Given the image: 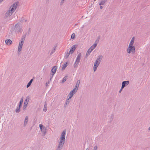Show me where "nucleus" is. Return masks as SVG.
I'll list each match as a JSON object with an SVG mask.
<instances>
[{
  "instance_id": "obj_1",
  "label": "nucleus",
  "mask_w": 150,
  "mask_h": 150,
  "mask_svg": "<svg viewBox=\"0 0 150 150\" xmlns=\"http://www.w3.org/2000/svg\"><path fill=\"white\" fill-rule=\"evenodd\" d=\"M17 6L18 3H14L10 6L9 10L6 12L4 16L5 18H6L9 16H10L12 15L13 13L15 11Z\"/></svg>"
},
{
  "instance_id": "obj_2",
  "label": "nucleus",
  "mask_w": 150,
  "mask_h": 150,
  "mask_svg": "<svg viewBox=\"0 0 150 150\" xmlns=\"http://www.w3.org/2000/svg\"><path fill=\"white\" fill-rule=\"evenodd\" d=\"M135 46H128V47L127 49V52L128 54L131 53L132 54H134L135 52Z\"/></svg>"
},
{
  "instance_id": "obj_3",
  "label": "nucleus",
  "mask_w": 150,
  "mask_h": 150,
  "mask_svg": "<svg viewBox=\"0 0 150 150\" xmlns=\"http://www.w3.org/2000/svg\"><path fill=\"white\" fill-rule=\"evenodd\" d=\"M81 54L79 53L77 55L76 61L74 64V68H76L78 66L81 59Z\"/></svg>"
},
{
  "instance_id": "obj_4",
  "label": "nucleus",
  "mask_w": 150,
  "mask_h": 150,
  "mask_svg": "<svg viewBox=\"0 0 150 150\" xmlns=\"http://www.w3.org/2000/svg\"><path fill=\"white\" fill-rule=\"evenodd\" d=\"M39 127L42 132L45 136L47 133L46 129L45 127L42 124L39 125Z\"/></svg>"
},
{
  "instance_id": "obj_5",
  "label": "nucleus",
  "mask_w": 150,
  "mask_h": 150,
  "mask_svg": "<svg viewBox=\"0 0 150 150\" xmlns=\"http://www.w3.org/2000/svg\"><path fill=\"white\" fill-rule=\"evenodd\" d=\"M65 142L60 141L59 142L57 149L56 150H61L62 149Z\"/></svg>"
},
{
  "instance_id": "obj_6",
  "label": "nucleus",
  "mask_w": 150,
  "mask_h": 150,
  "mask_svg": "<svg viewBox=\"0 0 150 150\" xmlns=\"http://www.w3.org/2000/svg\"><path fill=\"white\" fill-rule=\"evenodd\" d=\"M16 30L18 32H21L22 27L20 25L17 24L15 26Z\"/></svg>"
},
{
  "instance_id": "obj_7",
  "label": "nucleus",
  "mask_w": 150,
  "mask_h": 150,
  "mask_svg": "<svg viewBox=\"0 0 150 150\" xmlns=\"http://www.w3.org/2000/svg\"><path fill=\"white\" fill-rule=\"evenodd\" d=\"M57 69V66H54L52 69L51 71L52 72V73H51L50 79H51V78H52L54 74L56 73Z\"/></svg>"
},
{
  "instance_id": "obj_8",
  "label": "nucleus",
  "mask_w": 150,
  "mask_h": 150,
  "mask_svg": "<svg viewBox=\"0 0 150 150\" xmlns=\"http://www.w3.org/2000/svg\"><path fill=\"white\" fill-rule=\"evenodd\" d=\"M76 91H75V89H73L69 93V98H67V100H69L73 96L74 94Z\"/></svg>"
},
{
  "instance_id": "obj_9",
  "label": "nucleus",
  "mask_w": 150,
  "mask_h": 150,
  "mask_svg": "<svg viewBox=\"0 0 150 150\" xmlns=\"http://www.w3.org/2000/svg\"><path fill=\"white\" fill-rule=\"evenodd\" d=\"M76 47V45H74L71 48L70 51L69 52L71 53V54L75 50Z\"/></svg>"
},
{
  "instance_id": "obj_10",
  "label": "nucleus",
  "mask_w": 150,
  "mask_h": 150,
  "mask_svg": "<svg viewBox=\"0 0 150 150\" xmlns=\"http://www.w3.org/2000/svg\"><path fill=\"white\" fill-rule=\"evenodd\" d=\"M134 37H133L130 41V42L129 43V46H133V44L134 42Z\"/></svg>"
},
{
  "instance_id": "obj_11",
  "label": "nucleus",
  "mask_w": 150,
  "mask_h": 150,
  "mask_svg": "<svg viewBox=\"0 0 150 150\" xmlns=\"http://www.w3.org/2000/svg\"><path fill=\"white\" fill-rule=\"evenodd\" d=\"M5 42L7 45H10L12 44V42L11 40L9 39L6 40Z\"/></svg>"
},
{
  "instance_id": "obj_12",
  "label": "nucleus",
  "mask_w": 150,
  "mask_h": 150,
  "mask_svg": "<svg viewBox=\"0 0 150 150\" xmlns=\"http://www.w3.org/2000/svg\"><path fill=\"white\" fill-rule=\"evenodd\" d=\"M96 42L97 41L96 40L94 44L89 48L91 50L93 51L97 46V43Z\"/></svg>"
},
{
  "instance_id": "obj_13",
  "label": "nucleus",
  "mask_w": 150,
  "mask_h": 150,
  "mask_svg": "<svg viewBox=\"0 0 150 150\" xmlns=\"http://www.w3.org/2000/svg\"><path fill=\"white\" fill-rule=\"evenodd\" d=\"M129 81H123L122 84V85H123L125 87V86H127L129 84Z\"/></svg>"
},
{
  "instance_id": "obj_14",
  "label": "nucleus",
  "mask_w": 150,
  "mask_h": 150,
  "mask_svg": "<svg viewBox=\"0 0 150 150\" xmlns=\"http://www.w3.org/2000/svg\"><path fill=\"white\" fill-rule=\"evenodd\" d=\"M99 64L98 63H96L95 62L94 63V67H93V70L94 71H95L97 69V68Z\"/></svg>"
},
{
  "instance_id": "obj_15",
  "label": "nucleus",
  "mask_w": 150,
  "mask_h": 150,
  "mask_svg": "<svg viewBox=\"0 0 150 150\" xmlns=\"http://www.w3.org/2000/svg\"><path fill=\"white\" fill-rule=\"evenodd\" d=\"M29 96H27L26 98V99L24 101V104H25V105H27L28 103L29 102Z\"/></svg>"
},
{
  "instance_id": "obj_16",
  "label": "nucleus",
  "mask_w": 150,
  "mask_h": 150,
  "mask_svg": "<svg viewBox=\"0 0 150 150\" xmlns=\"http://www.w3.org/2000/svg\"><path fill=\"white\" fill-rule=\"evenodd\" d=\"M22 46L23 45L19 44L18 47V52L19 54V53L20 52L21 50Z\"/></svg>"
},
{
  "instance_id": "obj_17",
  "label": "nucleus",
  "mask_w": 150,
  "mask_h": 150,
  "mask_svg": "<svg viewBox=\"0 0 150 150\" xmlns=\"http://www.w3.org/2000/svg\"><path fill=\"white\" fill-rule=\"evenodd\" d=\"M28 116H26L25 119L24 120V126L25 127L26 126L27 124L28 123Z\"/></svg>"
},
{
  "instance_id": "obj_18",
  "label": "nucleus",
  "mask_w": 150,
  "mask_h": 150,
  "mask_svg": "<svg viewBox=\"0 0 150 150\" xmlns=\"http://www.w3.org/2000/svg\"><path fill=\"white\" fill-rule=\"evenodd\" d=\"M66 132V130H64L62 133L61 137H65V138Z\"/></svg>"
},
{
  "instance_id": "obj_19",
  "label": "nucleus",
  "mask_w": 150,
  "mask_h": 150,
  "mask_svg": "<svg viewBox=\"0 0 150 150\" xmlns=\"http://www.w3.org/2000/svg\"><path fill=\"white\" fill-rule=\"evenodd\" d=\"M92 51L89 48L86 52V57L89 55Z\"/></svg>"
},
{
  "instance_id": "obj_20",
  "label": "nucleus",
  "mask_w": 150,
  "mask_h": 150,
  "mask_svg": "<svg viewBox=\"0 0 150 150\" xmlns=\"http://www.w3.org/2000/svg\"><path fill=\"white\" fill-rule=\"evenodd\" d=\"M102 57H103L102 56H99L97 58L96 60L98 61L99 62H100H100L102 60Z\"/></svg>"
},
{
  "instance_id": "obj_21",
  "label": "nucleus",
  "mask_w": 150,
  "mask_h": 150,
  "mask_svg": "<svg viewBox=\"0 0 150 150\" xmlns=\"http://www.w3.org/2000/svg\"><path fill=\"white\" fill-rule=\"evenodd\" d=\"M33 79H31L30 81L28 82V84L27 85L26 87H27V88H28V87H29L30 86V85L33 82Z\"/></svg>"
},
{
  "instance_id": "obj_22",
  "label": "nucleus",
  "mask_w": 150,
  "mask_h": 150,
  "mask_svg": "<svg viewBox=\"0 0 150 150\" xmlns=\"http://www.w3.org/2000/svg\"><path fill=\"white\" fill-rule=\"evenodd\" d=\"M67 63L66 62L64 63V64L63 65V66L62 68V70H64L65 68L67 67Z\"/></svg>"
},
{
  "instance_id": "obj_23",
  "label": "nucleus",
  "mask_w": 150,
  "mask_h": 150,
  "mask_svg": "<svg viewBox=\"0 0 150 150\" xmlns=\"http://www.w3.org/2000/svg\"><path fill=\"white\" fill-rule=\"evenodd\" d=\"M23 98L22 97L21 99L20 100V101L19 102V106H21H21L22 105V103H23Z\"/></svg>"
},
{
  "instance_id": "obj_24",
  "label": "nucleus",
  "mask_w": 150,
  "mask_h": 150,
  "mask_svg": "<svg viewBox=\"0 0 150 150\" xmlns=\"http://www.w3.org/2000/svg\"><path fill=\"white\" fill-rule=\"evenodd\" d=\"M47 110V104L46 102H45V104L44 105V108L43 109V111L46 112Z\"/></svg>"
},
{
  "instance_id": "obj_25",
  "label": "nucleus",
  "mask_w": 150,
  "mask_h": 150,
  "mask_svg": "<svg viewBox=\"0 0 150 150\" xmlns=\"http://www.w3.org/2000/svg\"><path fill=\"white\" fill-rule=\"evenodd\" d=\"M21 107L20 106H18L16 110V112H19L20 111V110L21 108Z\"/></svg>"
},
{
  "instance_id": "obj_26",
  "label": "nucleus",
  "mask_w": 150,
  "mask_h": 150,
  "mask_svg": "<svg viewBox=\"0 0 150 150\" xmlns=\"http://www.w3.org/2000/svg\"><path fill=\"white\" fill-rule=\"evenodd\" d=\"M105 1L104 0H102L100 3L99 5H104L105 4Z\"/></svg>"
},
{
  "instance_id": "obj_27",
  "label": "nucleus",
  "mask_w": 150,
  "mask_h": 150,
  "mask_svg": "<svg viewBox=\"0 0 150 150\" xmlns=\"http://www.w3.org/2000/svg\"><path fill=\"white\" fill-rule=\"evenodd\" d=\"M56 50V47H54L53 48V50H52L51 52L50 53V55H52L55 52Z\"/></svg>"
},
{
  "instance_id": "obj_28",
  "label": "nucleus",
  "mask_w": 150,
  "mask_h": 150,
  "mask_svg": "<svg viewBox=\"0 0 150 150\" xmlns=\"http://www.w3.org/2000/svg\"><path fill=\"white\" fill-rule=\"evenodd\" d=\"M69 100H67H67L66 101L65 103L64 104V107L65 108L67 106V105L69 103V101H68Z\"/></svg>"
},
{
  "instance_id": "obj_29",
  "label": "nucleus",
  "mask_w": 150,
  "mask_h": 150,
  "mask_svg": "<svg viewBox=\"0 0 150 150\" xmlns=\"http://www.w3.org/2000/svg\"><path fill=\"white\" fill-rule=\"evenodd\" d=\"M65 137H61L60 138V141H62L63 142H65Z\"/></svg>"
},
{
  "instance_id": "obj_30",
  "label": "nucleus",
  "mask_w": 150,
  "mask_h": 150,
  "mask_svg": "<svg viewBox=\"0 0 150 150\" xmlns=\"http://www.w3.org/2000/svg\"><path fill=\"white\" fill-rule=\"evenodd\" d=\"M66 76H65L64 77L62 81V83H64L66 81Z\"/></svg>"
},
{
  "instance_id": "obj_31",
  "label": "nucleus",
  "mask_w": 150,
  "mask_h": 150,
  "mask_svg": "<svg viewBox=\"0 0 150 150\" xmlns=\"http://www.w3.org/2000/svg\"><path fill=\"white\" fill-rule=\"evenodd\" d=\"M21 40H22L21 41V42H20L19 43V44L23 45V43H24V41H23L24 40H23V38H22Z\"/></svg>"
},
{
  "instance_id": "obj_32",
  "label": "nucleus",
  "mask_w": 150,
  "mask_h": 150,
  "mask_svg": "<svg viewBox=\"0 0 150 150\" xmlns=\"http://www.w3.org/2000/svg\"><path fill=\"white\" fill-rule=\"evenodd\" d=\"M75 35L74 33L71 36V38L72 39H74L75 38Z\"/></svg>"
},
{
  "instance_id": "obj_33",
  "label": "nucleus",
  "mask_w": 150,
  "mask_h": 150,
  "mask_svg": "<svg viewBox=\"0 0 150 150\" xmlns=\"http://www.w3.org/2000/svg\"><path fill=\"white\" fill-rule=\"evenodd\" d=\"M79 87L77 86H75L74 88V89H75V91L76 90V92L78 90Z\"/></svg>"
},
{
  "instance_id": "obj_34",
  "label": "nucleus",
  "mask_w": 150,
  "mask_h": 150,
  "mask_svg": "<svg viewBox=\"0 0 150 150\" xmlns=\"http://www.w3.org/2000/svg\"><path fill=\"white\" fill-rule=\"evenodd\" d=\"M97 149H98V146H96L94 147L93 150H97Z\"/></svg>"
},
{
  "instance_id": "obj_35",
  "label": "nucleus",
  "mask_w": 150,
  "mask_h": 150,
  "mask_svg": "<svg viewBox=\"0 0 150 150\" xmlns=\"http://www.w3.org/2000/svg\"><path fill=\"white\" fill-rule=\"evenodd\" d=\"M27 105H25V104H24V105L23 107V110L25 109L27 107Z\"/></svg>"
},
{
  "instance_id": "obj_36",
  "label": "nucleus",
  "mask_w": 150,
  "mask_h": 150,
  "mask_svg": "<svg viewBox=\"0 0 150 150\" xmlns=\"http://www.w3.org/2000/svg\"><path fill=\"white\" fill-rule=\"evenodd\" d=\"M69 54H70L69 53H67V54H66V55L65 56L66 58H68V57L69 56Z\"/></svg>"
},
{
  "instance_id": "obj_37",
  "label": "nucleus",
  "mask_w": 150,
  "mask_h": 150,
  "mask_svg": "<svg viewBox=\"0 0 150 150\" xmlns=\"http://www.w3.org/2000/svg\"><path fill=\"white\" fill-rule=\"evenodd\" d=\"M80 83V80H79L77 81L76 84H78L79 85Z\"/></svg>"
},
{
  "instance_id": "obj_38",
  "label": "nucleus",
  "mask_w": 150,
  "mask_h": 150,
  "mask_svg": "<svg viewBox=\"0 0 150 150\" xmlns=\"http://www.w3.org/2000/svg\"><path fill=\"white\" fill-rule=\"evenodd\" d=\"M95 62L96 63H98V64H99L100 63V62H99L97 60H96V62Z\"/></svg>"
},
{
  "instance_id": "obj_39",
  "label": "nucleus",
  "mask_w": 150,
  "mask_h": 150,
  "mask_svg": "<svg viewBox=\"0 0 150 150\" xmlns=\"http://www.w3.org/2000/svg\"><path fill=\"white\" fill-rule=\"evenodd\" d=\"M64 0H62L61 1V4H62L63 3H64Z\"/></svg>"
},
{
  "instance_id": "obj_40",
  "label": "nucleus",
  "mask_w": 150,
  "mask_h": 150,
  "mask_svg": "<svg viewBox=\"0 0 150 150\" xmlns=\"http://www.w3.org/2000/svg\"><path fill=\"white\" fill-rule=\"evenodd\" d=\"M122 87H121V90H122L125 87V86H124L123 85H122Z\"/></svg>"
},
{
  "instance_id": "obj_41",
  "label": "nucleus",
  "mask_w": 150,
  "mask_h": 150,
  "mask_svg": "<svg viewBox=\"0 0 150 150\" xmlns=\"http://www.w3.org/2000/svg\"><path fill=\"white\" fill-rule=\"evenodd\" d=\"M100 8L101 9H102L103 8V7L101 5L100 6Z\"/></svg>"
},
{
  "instance_id": "obj_42",
  "label": "nucleus",
  "mask_w": 150,
  "mask_h": 150,
  "mask_svg": "<svg viewBox=\"0 0 150 150\" xmlns=\"http://www.w3.org/2000/svg\"><path fill=\"white\" fill-rule=\"evenodd\" d=\"M79 84H76V86H78V87H79Z\"/></svg>"
},
{
  "instance_id": "obj_43",
  "label": "nucleus",
  "mask_w": 150,
  "mask_h": 150,
  "mask_svg": "<svg viewBox=\"0 0 150 150\" xmlns=\"http://www.w3.org/2000/svg\"><path fill=\"white\" fill-rule=\"evenodd\" d=\"M122 90H121V89L119 91L120 93L121 92Z\"/></svg>"
},
{
  "instance_id": "obj_44",
  "label": "nucleus",
  "mask_w": 150,
  "mask_h": 150,
  "mask_svg": "<svg viewBox=\"0 0 150 150\" xmlns=\"http://www.w3.org/2000/svg\"><path fill=\"white\" fill-rule=\"evenodd\" d=\"M4 0H0V2L1 3L2 2V1Z\"/></svg>"
},
{
  "instance_id": "obj_45",
  "label": "nucleus",
  "mask_w": 150,
  "mask_h": 150,
  "mask_svg": "<svg viewBox=\"0 0 150 150\" xmlns=\"http://www.w3.org/2000/svg\"><path fill=\"white\" fill-rule=\"evenodd\" d=\"M47 84H48L47 83V82L46 83V85H45L46 86H47Z\"/></svg>"
},
{
  "instance_id": "obj_46",
  "label": "nucleus",
  "mask_w": 150,
  "mask_h": 150,
  "mask_svg": "<svg viewBox=\"0 0 150 150\" xmlns=\"http://www.w3.org/2000/svg\"><path fill=\"white\" fill-rule=\"evenodd\" d=\"M148 130L150 131V127L149 128Z\"/></svg>"
},
{
  "instance_id": "obj_47",
  "label": "nucleus",
  "mask_w": 150,
  "mask_h": 150,
  "mask_svg": "<svg viewBox=\"0 0 150 150\" xmlns=\"http://www.w3.org/2000/svg\"><path fill=\"white\" fill-rule=\"evenodd\" d=\"M84 27V25H83L82 26V28H83V27Z\"/></svg>"
},
{
  "instance_id": "obj_48",
  "label": "nucleus",
  "mask_w": 150,
  "mask_h": 150,
  "mask_svg": "<svg viewBox=\"0 0 150 150\" xmlns=\"http://www.w3.org/2000/svg\"><path fill=\"white\" fill-rule=\"evenodd\" d=\"M86 150H89V149L88 148H87L86 149Z\"/></svg>"
},
{
  "instance_id": "obj_49",
  "label": "nucleus",
  "mask_w": 150,
  "mask_h": 150,
  "mask_svg": "<svg viewBox=\"0 0 150 150\" xmlns=\"http://www.w3.org/2000/svg\"><path fill=\"white\" fill-rule=\"evenodd\" d=\"M50 83V82L49 81H48V82H47V84L48 83Z\"/></svg>"
}]
</instances>
